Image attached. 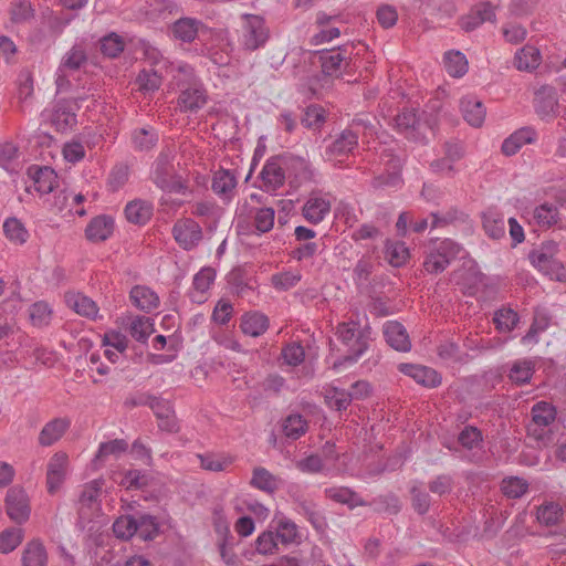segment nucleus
<instances>
[{
    "label": "nucleus",
    "instance_id": "nucleus-1",
    "mask_svg": "<svg viewBox=\"0 0 566 566\" xmlns=\"http://www.w3.org/2000/svg\"><path fill=\"white\" fill-rule=\"evenodd\" d=\"M176 71L177 74L174 77L179 91L177 108L181 113L196 114L208 102L207 91L189 64L179 63Z\"/></svg>",
    "mask_w": 566,
    "mask_h": 566
},
{
    "label": "nucleus",
    "instance_id": "nucleus-2",
    "mask_svg": "<svg viewBox=\"0 0 566 566\" xmlns=\"http://www.w3.org/2000/svg\"><path fill=\"white\" fill-rule=\"evenodd\" d=\"M176 150L172 147H165L155 159L151 170V181L163 191L178 195H189L191 190L175 167Z\"/></svg>",
    "mask_w": 566,
    "mask_h": 566
},
{
    "label": "nucleus",
    "instance_id": "nucleus-3",
    "mask_svg": "<svg viewBox=\"0 0 566 566\" xmlns=\"http://www.w3.org/2000/svg\"><path fill=\"white\" fill-rule=\"evenodd\" d=\"M337 338L346 347L347 355L344 363H356L367 350L370 339L369 327H360L355 321L338 324L336 331Z\"/></svg>",
    "mask_w": 566,
    "mask_h": 566
},
{
    "label": "nucleus",
    "instance_id": "nucleus-4",
    "mask_svg": "<svg viewBox=\"0 0 566 566\" xmlns=\"http://www.w3.org/2000/svg\"><path fill=\"white\" fill-rule=\"evenodd\" d=\"M461 251V245L451 239H444L436 242L429 250L423 261V269L429 274H439L443 272L452 260Z\"/></svg>",
    "mask_w": 566,
    "mask_h": 566
},
{
    "label": "nucleus",
    "instance_id": "nucleus-5",
    "mask_svg": "<svg viewBox=\"0 0 566 566\" xmlns=\"http://www.w3.org/2000/svg\"><path fill=\"white\" fill-rule=\"evenodd\" d=\"M242 20L241 45L248 51L264 46L270 35L264 19L255 14H243Z\"/></svg>",
    "mask_w": 566,
    "mask_h": 566
},
{
    "label": "nucleus",
    "instance_id": "nucleus-6",
    "mask_svg": "<svg viewBox=\"0 0 566 566\" xmlns=\"http://www.w3.org/2000/svg\"><path fill=\"white\" fill-rule=\"evenodd\" d=\"M133 406H148L159 420V428L168 432H176L178 426L174 416L170 402L160 397L149 394H140L138 397L129 401Z\"/></svg>",
    "mask_w": 566,
    "mask_h": 566
},
{
    "label": "nucleus",
    "instance_id": "nucleus-7",
    "mask_svg": "<svg viewBox=\"0 0 566 566\" xmlns=\"http://www.w3.org/2000/svg\"><path fill=\"white\" fill-rule=\"evenodd\" d=\"M85 98V96L62 98L54 103L50 120L57 132L64 133L75 127L77 123L76 111Z\"/></svg>",
    "mask_w": 566,
    "mask_h": 566
},
{
    "label": "nucleus",
    "instance_id": "nucleus-8",
    "mask_svg": "<svg viewBox=\"0 0 566 566\" xmlns=\"http://www.w3.org/2000/svg\"><path fill=\"white\" fill-rule=\"evenodd\" d=\"M397 130L407 139L422 143L426 140V133L429 124L415 109H403L395 117Z\"/></svg>",
    "mask_w": 566,
    "mask_h": 566
},
{
    "label": "nucleus",
    "instance_id": "nucleus-9",
    "mask_svg": "<svg viewBox=\"0 0 566 566\" xmlns=\"http://www.w3.org/2000/svg\"><path fill=\"white\" fill-rule=\"evenodd\" d=\"M318 61L323 74L327 76L339 77L352 71V57L347 49L323 50L318 52Z\"/></svg>",
    "mask_w": 566,
    "mask_h": 566
},
{
    "label": "nucleus",
    "instance_id": "nucleus-10",
    "mask_svg": "<svg viewBox=\"0 0 566 566\" xmlns=\"http://www.w3.org/2000/svg\"><path fill=\"white\" fill-rule=\"evenodd\" d=\"M6 512L11 521L17 524L25 523L31 514L30 499L21 486H12L7 491Z\"/></svg>",
    "mask_w": 566,
    "mask_h": 566
},
{
    "label": "nucleus",
    "instance_id": "nucleus-11",
    "mask_svg": "<svg viewBox=\"0 0 566 566\" xmlns=\"http://www.w3.org/2000/svg\"><path fill=\"white\" fill-rule=\"evenodd\" d=\"M172 235L184 250H192L202 240L200 224L190 218L179 219L172 227Z\"/></svg>",
    "mask_w": 566,
    "mask_h": 566
},
{
    "label": "nucleus",
    "instance_id": "nucleus-12",
    "mask_svg": "<svg viewBox=\"0 0 566 566\" xmlns=\"http://www.w3.org/2000/svg\"><path fill=\"white\" fill-rule=\"evenodd\" d=\"M332 202L329 195L311 192L302 207V216L312 224H318L331 212Z\"/></svg>",
    "mask_w": 566,
    "mask_h": 566
},
{
    "label": "nucleus",
    "instance_id": "nucleus-13",
    "mask_svg": "<svg viewBox=\"0 0 566 566\" xmlns=\"http://www.w3.org/2000/svg\"><path fill=\"white\" fill-rule=\"evenodd\" d=\"M69 470V457L64 452L54 453L46 465V489L54 494L66 479Z\"/></svg>",
    "mask_w": 566,
    "mask_h": 566
},
{
    "label": "nucleus",
    "instance_id": "nucleus-14",
    "mask_svg": "<svg viewBox=\"0 0 566 566\" xmlns=\"http://www.w3.org/2000/svg\"><path fill=\"white\" fill-rule=\"evenodd\" d=\"M558 107L557 92L551 85H542L534 93L535 113L542 119L555 117Z\"/></svg>",
    "mask_w": 566,
    "mask_h": 566
},
{
    "label": "nucleus",
    "instance_id": "nucleus-15",
    "mask_svg": "<svg viewBox=\"0 0 566 566\" xmlns=\"http://www.w3.org/2000/svg\"><path fill=\"white\" fill-rule=\"evenodd\" d=\"M359 133L354 125L342 130L335 139L326 147L325 155L331 157L348 156L358 146Z\"/></svg>",
    "mask_w": 566,
    "mask_h": 566
},
{
    "label": "nucleus",
    "instance_id": "nucleus-16",
    "mask_svg": "<svg viewBox=\"0 0 566 566\" xmlns=\"http://www.w3.org/2000/svg\"><path fill=\"white\" fill-rule=\"evenodd\" d=\"M399 371L412 378L417 384L427 387L436 388L441 384L440 374L431 367L413 364H400Z\"/></svg>",
    "mask_w": 566,
    "mask_h": 566
},
{
    "label": "nucleus",
    "instance_id": "nucleus-17",
    "mask_svg": "<svg viewBox=\"0 0 566 566\" xmlns=\"http://www.w3.org/2000/svg\"><path fill=\"white\" fill-rule=\"evenodd\" d=\"M28 176L40 195H48L57 187V175L49 166L32 165L28 168Z\"/></svg>",
    "mask_w": 566,
    "mask_h": 566
},
{
    "label": "nucleus",
    "instance_id": "nucleus-18",
    "mask_svg": "<svg viewBox=\"0 0 566 566\" xmlns=\"http://www.w3.org/2000/svg\"><path fill=\"white\" fill-rule=\"evenodd\" d=\"M535 517L542 526H557L565 523L566 511L559 502L546 500L536 507Z\"/></svg>",
    "mask_w": 566,
    "mask_h": 566
},
{
    "label": "nucleus",
    "instance_id": "nucleus-19",
    "mask_svg": "<svg viewBox=\"0 0 566 566\" xmlns=\"http://www.w3.org/2000/svg\"><path fill=\"white\" fill-rule=\"evenodd\" d=\"M537 133L533 127L525 126L518 128L503 140L501 150L507 157L513 156L518 153L524 145L535 143Z\"/></svg>",
    "mask_w": 566,
    "mask_h": 566
},
{
    "label": "nucleus",
    "instance_id": "nucleus-20",
    "mask_svg": "<svg viewBox=\"0 0 566 566\" xmlns=\"http://www.w3.org/2000/svg\"><path fill=\"white\" fill-rule=\"evenodd\" d=\"M203 29L205 24L201 20L184 17L172 23L171 32L177 40L191 43Z\"/></svg>",
    "mask_w": 566,
    "mask_h": 566
},
{
    "label": "nucleus",
    "instance_id": "nucleus-21",
    "mask_svg": "<svg viewBox=\"0 0 566 566\" xmlns=\"http://www.w3.org/2000/svg\"><path fill=\"white\" fill-rule=\"evenodd\" d=\"M260 177L262 180V189L268 192H275L285 182V174L274 158L265 163L260 172Z\"/></svg>",
    "mask_w": 566,
    "mask_h": 566
},
{
    "label": "nucleus",
    "instance_id": "nucleus-22",
    "mask_svg": "<svg viewBox=\"0 0 566 566\" xmlns=\"http://www.w3.org/2000/svg\"><path fill=\"white\" fill-rule=\"evenodd\" d=\"M71 426L66 418H54L44 424L39 433V444L41 447H51L57 442Z\"/></svg>",
    "mask_w": 566,
    "mask_h": 566
},
{
    "label": "nucleus",
    "instance_id": "nucleus-23",
    "mask_svg": "<svg viewBox=\"0 0 566 566\" xmlns=\"http://www.w3.org/2000/svg\"><path fill=\"white\" fill-rule=\"evenodd\" d=\"M132 304L138 310L150 313L159 306V296L146 285H135L129 292Z\"/></svg>",
    "mask_w": 566,
    "mask_h": 566
},
{
    "label": "nucleus",
    "instance_id": "nucleus-24",
    "mask_svg": "<svg viewBox=\"0 0 566 566\" xmlns=\"http://www.w3.org/2000/svg\"><path fill=\"white\" fill-rule=\"evenodd\" d=\"M384 336L390 347L398 352H408L411 343L402 324L389 321L384 325Z\"/></svg>",
    "mask_w": 566,
    "mask_h": 566
},
{
    "label": "nucleus",
    "instance_id": "nucleus-25",
    "mask_svg": "<svg viewBox=\"0 0 566 566\" xmlns=\"http://www.w3.org/2000/svg\"><path fill=\"white\" fill-rule=\"evenodd\" d=\"M460 108L465 122L472 127H481L484 123L486 111L483 103L475 96H464L460 102Z\"/></svg>",
    "mask_w": 566,
    "mask_h": 566
},
{
    "label": "nucleus",
    "instance_id": "nucleus-26",
    "mask_svg": "<svg viewBox=\"0 0 566 566\" xmlns=\"http://www.w3.org/2000/svg\"><path fill=\"white\" fill-rule=\"evenodd\" d=\"M114 230V220L109 216H98L93 218L85 229L87 240L92 242H103L107 240Z\"/></svg>",
    "mask_w": 566,
    "mask_h": 566
},
{
    "label": "nucleus",
    "instance_id": "nucleus-27",
    "mask_svg": "<svg viewBox=\"0 0 566 566\" xmlns=\"http://www.w3.org/2000/svg\"><path fill=\"white\" fill-rule=\"evenodd\" d=\"M200 467L210 472H224L234 463L235 457L226 452H206L197 454Z\"/></svg>",
    "mask_w": 566,
    "mask_h": 566
},
{
    "label": "nucleus",
    "instance_id": "nucleus-28",
    "mask_svg": "<svg viewBox=\"0 0 566 566\" xmlns=\"http://www.w3.org/2000/svg\"><path fill=\"white\" fill-rule=\"evenodd\" d=\"M21 564L22 566L48 565V553L40 538H33L25 544L22 551Z\"/></svg>",
    "mask_w": 566,
    "mask_h": 566
},
{
    "label": "nucleus",
    "instance_id": "nucleus-29",
    "mask_svg": "<svg viewBox=\"0 0 566 566\" xmlns=\"http://www.w3.org/2000/svg\"><path fill=\"white\" fill-rule=\"evenodd\" d=\"M240 328L244 335L259 337L269 328V318L260 312H248L241 316Z\"/></svg>",
    "mask_w": 566,
    "mask_h": 566
},
{
    "label": "nucleus",
    "instance_id": "nucleus-30",
    "mask_svg": "<svg viewBox=\"0 0 566 566\" xmlns=\"http://www.w3.org/2000/svg\"><path fill=\"white\" fill-rule=\"evenodd\" d=\"M324 493L327 499L347 505L349 509L368 505L355 491L347 486L326 488Z\"/></svg>",
    "mask_w": 566,
    "mask_h": 566
},
{
    "label": "nucleus",
    "instance_id": "nucleus-31",
    "mask_svg": "<svg viewBox=\"0 0 566 566\" xmlns=\"http://www.w3.org/2000/svg\"><path fill=\"white\" fill-rule=\"evenodd\" d=\"M250 484L254 489L272 494L279 490L281 479L272 474L265 468L258 467L253 469Z\"/></svg>",
    "mask_w": 566,
    "mask_h": 566
},
{
    "label": "nucleus",
    "instance_id": "nucleus-32",
    "mask_svg": "<svg viewBox=\"0 0 566 566\" xmlns=\"http://www.w3.org/2000/svg\"><path fill=\"white\" fill-rule=\"evenodd\" d=\"M126 219L134 224H145L153 216V205L145 200H133L125 207Z\"/></svg>",
    "mask_w": 566,
    "mask_h": 566
},
{
    "label": "nucleus",
    "instance_id": "nucleus-33",
    "mask_svg": "<svg viewBox=\"0 0 566 566\" xmlns=\"http://www.w3.org/2000/svg\"><path fill=\"white\" fill-rule=\"evenodd\" d=\"M87 62V52L84 43H75L62 57L60 71H77Z\"/></svg>",
    "mask_w": 566,
    "mask_h": 566
},
{
    "label": "nucleus",
    "instance_id": "nucleus-34",
    "mask_svg": "<svg viewBox=\"0 0 566 566\" xmlns=\"http://www.w3.org/2000/svg\"><path fill=\"white\" fill-rule=\"evenodd\" d=\"M66 303L69 307L82 316L91 319H96L98 316V307L96 303L84 294L75 293L67 295Z\"/></svg>",
    "mask_w": 566,
    "mask_h": 566
},
{
    "label": "nucleus",
    "instance_id": "nucleus-35",
    "mask_svg": "<svg viewBox=\"0 0 566 566\" xmlns=\"http://www.w3.org/2000/svg\"><path fill=\"white\" fill-rule=\"evenodd\" d=\"M411 507L419 515H424L429 512L431 506V496L423 489L421 481L415 480L410 483L409 488Z\"/></svg>",
    "mask_w": 566,
    "mask_h": 566
},
{
    "label": "nucleus",
    "instance_id": "nucleus-36",
    "mask_svg": "<svg viewBox=\"0 0 566 566\" xmlns=\"http://www.w3.org/2000/svg\"><path fill=\"white\" fill-rule=\"evenodd\" d=\"M235 186V176L230 170L220 169L214 172L211 188L216 195L229 199Z\"/></svg>",
    "mask_w": 566,
    "mask_h": 566
},
{
    "label": "nucleus",
    "instance_id": "nucleus-37",
    "mask_svg": "<svg viewBox=\"0 0 566 566\" xmlns=\"http://www.w3.org/2000/svg\"><path fill=\"white\" fill-rule=\"evenodd\" d=\"M130 139L135 150L147 151L156 146L158 134L155 128L147 126L134 129Z\"/></svg>",
    "mask_w": 566,
    "mask_h": 566
},
{
    "label": "nucleus",
    "instance_id": "nucleus-38",
    "mask_svg": "<svg viewBox=\"0 0 566 566\" xmlns=\"http://www.w3.org/2000/svg\"><path fill=\"white\" fill-rule=\"evenodd\" d=\"M514 64L520 71L531 72L541 64V52L532 45L520 49L514 57Z\"/></svg>",
    "mask_w": 566,
    "mask_h": 566
},
{
    "label": "nucleus",
    "instance_id": "nucleus-39",
    "mask_svg": "<svg viewBox=\"0 0 566 566\" xmlns=\"http://www.w3.org/2000/svg\"><path fill=\"white\" fill-rule=\"evenodd\" d=\"M274 534L283 545L294 544L300 539L297 525L285 516L277 518Z\"/></svg>",
    "mask_w": 566,
    "mask_h": 566
},
{
    "label": "nucleus",
    "instance_id": "nucleus-40",
    "mask_svg": "<svg viewBox=\"0 0 566 566\" xmlns=\"http://www.w3.org/2000/svg\"><path fill=\"white\" fill-rule=\"evenodd\" d=\"M535 371V364L531 359H520L512 364L509 378L516 385L530 382Z\"/></svg>",
    "mask_w": 566,
    "mask_h": 566
},
{
    "label": "nucleus",
    "instance_id": "nucleus-41",
    "mask_svg": "<svg viewBox=\"0 0 566 566\" xmlns=\"http://www.w3.org/2000/svg\"><path fill=\"white\" fill-rule=\"evenodd\" d=\"M3 233L10 242L19 245L24 244L29 239V231L25 229L24 224L14 217L4 220Z\"/></svg>",
    "mask_w": 566,
    "mask_h": 566
},
{
    "label": "nucleus",
    "instance_id": "nucleus-42",
    "mask_svg": "<svg viewBox=\"0 0 566 566\" xmlns=\"http://www.w3.org/2000/svg\"><path fill=\"white\" fill-rule=\"evenodd\" d=\"M136 83L143 93H154L159 90L163 77L154 67L143 69L137 75Z\"/></svg>",
    "mask_w": 566,
    "mask_h": 566
},
{
    "label": "nucleus",
    "instance_id": "nucleus-43",
    "mask_svg": "<svg viewBox=\"0 0 566 566\" xmlns=\"http://www.w3.org/2000/svg\"><path fill=\"white\" fill-rule=\"evenodd\" d=\"M444 67L449 75L461 77L468 71V61L463 53L450 51L444 54Z\"/></svg>",
    "mask_w": 566,
    "mask_h": 566
},
{
    "label": "nucleus",
    "instance_id": "nucleus-44",
    "mask_svg": "<svg viewBox=\"0 0 566 566\" xmlns=\"http://www.w3.org/2000/svg\"><path fill=\"white\" fill-rule=\"evenodd\" d=\"M483 229L485 233L492 239H501L505 235V221L502 216L496 212L483 213Z\"/></svg>",
    "mask_w": 566,
    "mask_h": 566
},
{
    "label": "nucleus",
    "instance_id": "nucleus-45",
    "mask_svg": "<svg viewBox=\"0 0 566 566\" xmlns=\"http://www.w3.org/2000/svg\"><path fill=\"white\" fill-rule=\"evenodd\" d=\"M253 216V227L258 234L266 233L274 226L275 211L273 208H258L251 210Z\"/></svg>",
    "mask_w": 566,
    "mask_h": 566
},
{
    "label": "nucleus",
    "instance_id": "nucleus-46",
    "mask_svg": "<svg viewBox=\"0 0 566 566\" xmlns=\"http://www.w3.org/2000/svg\"><path fill=\"white\" fill-rule=\"evenodd\" d=\"M291 167L300 184L317 180L318 172L307 159L295 157L291 161Z\"/></svg>",
    "mask_w": 566,
    "mask_h": 566
},
{
    "label": "nucleus",
    "instance_id": "nucleus-47",
    "mask_svg": "<svg viewBox=\"0 0 566 566\" xmlns=\"http://www.w3.org/2000/svg\"><path fill=\"white\" fill-rule=\"evenodd\" d=\"M154 331L155 328L153 319L146 316L134 317L129 326V333L132 337L140 343H146Z\"/></svg>",
    "mask_w": 566,
    "mask_h": 566
},
{
    "label": "nucleus",
    "instance_id": "nucleus-48",
    "mask_svg": "<svg viewBox=\"0 0 566 566\" xmlns=\"http://www.w3.org/2000/svg\"><path fill=\"white\" fill-rule=\"evenodd\" d=\"M24 531L20 527H9L0 533V553L13 552L23 541Z\"/></svg>",
    "mask_w": 566,
    "mask_h": 566
},
{
    "label": "nucleus",
    "instance_id": "nucleus-49",
    "mask_svg": "<svg viewBox=\"0 0 566 566\" xmlns=\"http://www.w3.org/2000/svg\"><path fill=\"white\" fill-rule=\"evenodd\" d=\"M137 535L145 539H153L159 533V523L157 518L149 514H140L136 516Z\"/></svg>",
    "mask_w": 566,
    "mask_h": 566
},
{
    "label": "nucleus",
    "instance_id": "nucleus-50",
    "mask_svg": "<svg viewBox=\"0 0 566 566\" xmlns=\"http://www.w3.org/2000/svg\"><path fill=\"white\" fill-rule=\"evenodd\" d=\"M324 396L326 403L337 411L346 410L352 402L347 390L334 386L325 388Z\"/></svg>",
    "mask_w": 566,
    "mask_h": 566
},
{
    "label": "nucleus",
    "instance_id": "nucleus-51",
    "mask_svg": "<svg viewBox=\"0 0 566 566\" xmlns=\"http://www.w3.org/2000/svg\"><path fill=\"white\" fill-rule=\"evenodd\" d=\"M370 505L374 506L375 512L389 515H396L401 510V502L399 497L392 493L375 497Z\"/></svg>",
    "mask_w": 566,
    "mask_h": 566
},
{
    "label": "nucleus",
    "instance_id": "nucleus-52",
    "mask_svg": "<svg viewBox=\"0 0 566 566\" xmlns=\"http://www.w3.org/2000/svg\"><path fill=\"white\" fill-rule=\"evenodd\" d=\"M555 249L556 244L551 242L548 244H544L539 251L532 253L531 260L533 265L547 273L555 264V260L553 258Z\"/></svg>",
    "mask_w": 566,
    "mask_h": 566
},
{
    "label": "nucleus",
    "instance_id": "nucleus-53",
    "mask_svg": "<svg viewBox=\"0 0 566 566\" xmlns=\"http://www.w3.org/2000/svg\"><path fill=\"white\" fill-rule=\"evenodd\" d=\"M533 421L539 427H547L556 418L555 407L546 401H539L532 408Z\"/></svg>",
    "mask_w": 566,
    "mask_h": 566
},
{
    "label": "nucleus",
    "instance_id": "nucleus-54",
    "mask_svg": "<svg viewBox=\"0 0 566 566\" xmlns=\"http://www.w3.org/2000/svg\"><path fill=\"white\" fill-rule=\"evenodd\" d=\"M306 430L307 421L298 413L290 415L283 422V432L292 440L298 439Z\"/></svg>",
    "mask_w": 566,
    "mask_h": 566
},
{
    "label": "nucleus",
    "instance_id": "nucleus-55",
    "mask_svg": "<svg viewBox=\"0 0 566 566\" xmlns=\"http://www.w3.org/2000/svg\"><path fill=\"white\" fill-rule=\"evenodd\" d=\"M518 319V315L515 311L505 307L496 311L493 317L496 329L504 333L513 331Z\"/></svg>",
    "mask_w": 566,
    "mask_h": 566
},
{
    "label": "nucleus",
    "instance_id": "nucleus-56",
    "mask_svg": "<svg viewBox=\"0 0 566 566\" xmlns=\"http://www.w3.org/2000/svg\"><path fill=\"white\" fill-rule=\"evenodd\" d=\"M113 532L116 537L129 539L137 533L136 516L123 515L113 524Z\"/></svg>",
    "mask_w": 566,
    "mask_h": 566
},
{
    "label": "nucleus",
    "instance_id": "nucleus-57",
    "mask_svg": "<svg viewBox=\"0 0 566 566\" xmlns=\"http://www.w3.org/2000/svg\"><path fill=\"white\" fill-rule=\"evenodd\" d=\"M128 443L124 439H114L107 442H102L95 454V461H103L108 455L118 457L126 452Z\"/></svg>",
    "mask_w": 566,
    "mask_h": 566
},
{
    "label": "nucleus",
    "instance_id": "nucleus-58",
    "mask_svg": "<svg viewBox=\"0 0 566 566\" xmlns=\"http://www.w3.org/2000/svg\"><path fill=\"white\" fill-rule=\"evenodd\" d=\"M558 211L554 205L543 203L535 208L533 219L541 228H549L557 222Z\"/></svg>",
    "mask_w": 566,
    "mask_h": 566
},
{
    "label": "nucleus",
    "instance_id": "nucleus-59",
    "mask_svg": "<svg viewBox=\"0 0 566 566\" xmlns=\"http://www.w3.org/2000/svg\"><path fill=\"white\" fill-rule=\"evenodd\" d=\"M29 317L36 327H43L50 324L52 318V310L45 302H36L29 308Z\"/></svg>",
    "mask_w": 566,
    "mask_h": 566
},
{
    "label": "nucleus",
    "instance_id": "nucleus-60",
    "mask_svg": "<svg viewBox=\"0 0 566 566\" xmlns=\"http://www.w3.org/2000/svg\"><path fill=\"white\" fill-rule=\"evenodd\" d=\"M501 490L505 496L510 499H518L527 492L528 484L521 478L511 476L502 481Z\"/></svg>",
    "mask_w": 566,
    "mask_h": 566
},
{
    "label": "nucleus",
    "instance_id": "nucleus-61",
    "mask_svg": "<svg viewBox=\"0 0 566 566\" xmlns=\"http://www.w3.org/2000/svg\"><path fill=\"white\" fill-rule=\"evenodd\" d=\"M125 48L122 36L116 33H111L101 40V51L108 57L118 56Z\"/></svg>",
    "mask_w": 566,
    "mask_h": 566
},
{
    "label": "nucleus",
    "instance_id": "nucleus-62",
    "mask_svg": "<svg viewBox=\"0 0 566 566\" xmlns=\"http://www.w3.org/2000/svg\"><path fill=\"white\" fill-rule=\"evenodd\" d=\"M302 279L300 272H280L271 277L272 285L277 291H287L294 287Z\"/></svg>",
    "mask_w": 566,
    "mask_h": 566
},
{
    "label": "nucleus",
    "instance_id": "nucleus-63",
    "mask_svg": "<svg viewBox=\"0 0 566 566\" xmlns=\"http://www.w3.org/2000/svg\"><path fill=\"white\" fill-rule=\"evenodd\" d=\"M459 443L468 449L472 450L474 448H478L482 441L483 436L480 429H478L474 426H465L463 430L458 436Z\"/></svg>",
    "mask_w": 566,
    "mask_h": 566
},
{
    "label": "nucleus",
    "instance_id": "nucleus-64",
    "mask_svg": "<svg viewBox=\"0 0 566 566\" xmlns=\"http://www.w3.org/2000/svg\"><path fill=\"white\" fill-rule=\"evenodd\" d=\"M325 122L324 109L318 105H310L305 108L301 123L306 128L318 129Z\"/></svg>",
    "mask_w": 566,
    "mask_h": 566
}]
</instances>
